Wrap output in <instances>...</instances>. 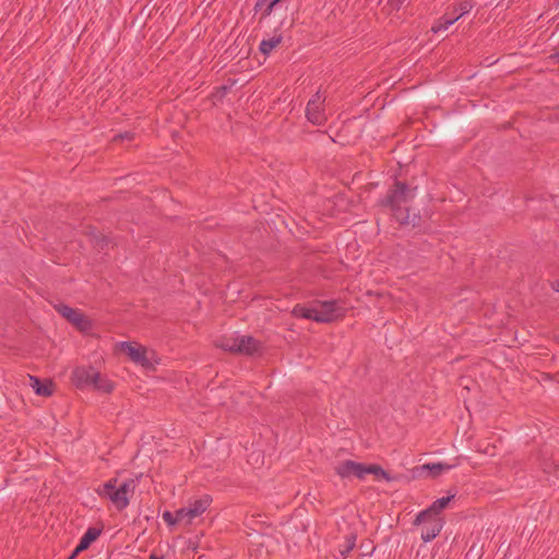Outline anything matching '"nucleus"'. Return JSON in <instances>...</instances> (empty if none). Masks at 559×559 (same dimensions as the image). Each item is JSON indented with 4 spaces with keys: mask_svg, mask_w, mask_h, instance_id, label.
<instances>
[{
    "mask_svg": "<svg viewBox=\"0 0 559 559\" xmlns=\"http://www.w3.org/2000/svg\"><path fill=\"white\" fill-rule=\"evenodd\" d=\"M335 474L341 478H352L356 477L358 479H364L366 477V464L355 462L352 460H345L340 462L334 467Z\"/></svg>",
    "mask_w": 559,
    "mask_h": 559,
    "instance_id": "7",
    "label": "nucleus"
},
{
    "mask_svg": "<svg viewBox=\"0 0 559 559\" xmlns=\"http://www.w3.org/2000/svg\"><path fill=\"white\" fill-rule=\"evenodd\" d=\"M91 241L98 251H103L108 247L109 239L103 234L98 233L95 228L88 233Z\"/></svg>",
    "mask_w": 559,
    "mask_h": 559,
    "instance_id": "19",
    "label": "nucleus"
},
{
    "mask_svg": "<svg viewBox=\"0 0 559 559\" xmlns=\"http://www.w3.org/2000/svg\"><path fill=\"white\" fill-rule=\"evenodd\" d=\"M453 465L451 464L438 462L424 464L421 466V469L427 471L429 477L436 478L440 476L443 472L450 471Z\"/></svg>",
    "mask_w": 559,
    "mask_h": 559,
    "instance_id": "15",
    "label": "nucleus"
},
{
    "mask_svg": "<svg viewBox=\"0 0 559 559\" xmlns=\"http://www.w3.org/2000/svg\"><path fill=\"white\" fill-rule=\"evenodd\" d=\"M550 286L555 292L559 293V281L551 282Z\"/></svg>",
    "mask_w": 559,
    "mask_h": 559,
    "instance_id": "36",
    "label": "nucleus"
},
{
    "mask_svg": "<svg viewBox=\"0 0 559 559\" xmlns=\"http://www.w3.org/2000/svg\"><path fill=\"white\" fill-rule=\"evenodd\" d=\"M114 388V382L108 378L103 377L102 373L98 371V379L97 381L94 382L93 389L104 393H111Z\"/></svg>",
    "mask_w": 559,
    "mask_h": 559,
    "instance_id": "22",
    "label": "nucleus"
},
{
    "mask_svg": "<svg viewBox=\"0 0 559 559\" xmlns=\"http://www.w3.org/2000/svg\"><path fill=\"white\" fill-rule=\"evenodd\" d=\"M56 311L73 324L79 331L86 332L92 328L91 320L79 309L66 304L55 306Z\"/></svg>",
    "mask_w": 559,
    "mask_h": 559,
    "instance_id": "3",
    "label": "nucleus"
},
{
    "mask_svg": "<svg viewBox=\"0 0 559 559\" xmlns=\"http://www.w3.org/2000/svg\"><path fill=\"white\" fill-rule=\"evenodd\" d=\"M150 558L151 559H163V556H157L155 554H152Z\"/></svg>",
    "mask_w": 559,
    "mask_h": 559,
    "instance_id": "39",
    "label": "nucleus"
},
{
    "mask_svg": "<svg viewBox=\"0 0 559 559\" xmlns=\"http://www.w3.org/2000/svg\"><path fill=\"white\" fill-rule=\"evenodd\" d=\"M237 345H238V336L223 337L216 343L217 347L222 348L225 352H229L231 354L238 353Z\"/></svg>",
    "mask_w": 559,
    "mask_h": 559,
    "instance_id": "23",
    "label": "nucleus"
},
{
    "mask_svg": "<svg viewBox=\"0 0 559 559\" xmlns=\"http://www.w3.org/2000/svg\"><path fill=\"white\" fill-rule=\"evenodd\" d=\"M29 385L33 388L34 392L39 396H51L55 391V383L51 380L41 381L36 376H28Z\"/></svg>",
    "mask_w": 559,
    "mask_h": 559,
    "instance_id": "10",
    "label": "nucleus"
},
{
    "mask_svg": "<svg viewBox=\"0 0 559 559\" xmlns=\"http://www.w3.org/2000/svg\"><path fill=\"white\" fill-rule=\"evenodd\" d=\"M231 85H221L215 88V93L213 94V97H215L218 100H222L230 91Z\"/></svg>",
    "mask_w": 559,
    "mask_h": 559,
    "instance_id": "27",
    "label": "nucleus"
},
{
    "mask_svg": "<svg viewBox=\"0 0 559 559\" xmlns=\"http://www.w3.org/2000/svg\"><path fill=\"white\" fill-rule=\"evenodd\" d=\"M163 520L169 525V526H174L175 524H177V520H176V513L174 514L173 512L170 511H165L163 513Z\"/></svg>",
    "mask_w": 559,
    "mask_h": 559,
    "instance_id": "30",
    "label": "nucleus"
},
{
    "mask_svg": "<svg viewBox=\"0 0 559 559\" xmlns=\"http://www.w3.org/2000/svg\"><path fill=\"white\" fill-rule=\"evenodd\" d=\"M271 0H257L254 4V12H261V15L263 14V11L265 8H267V4H270Z\"/></svg>",
    "mask_w": 559,
    "mask_h": 559,
    "instance_id": "31",
    "label": "nucleus"
},
{
    "mask_svg": "<svg viewBox=\"0 0 559 559\" xmlns=\"http://www.w3.org/2000/svg\"><path fill=\"white\" fill-rule=\"evenodd\" d=\"M454 496L455 495H450L448 497L437 499L430 507L421 511V516L427 515L428 513H435L439 516V514L449 506Z\"/></svg>",
    "mask_w": 559,
    "mask_h": 559,
    "instance_id": "14",
    "label": "nucleus"
},
{
    "mask_svg": "<svg viewBox=\"0 0 559 559\" xmlns=\"http://www.w3.org/2000/svg\"><path fill=\"white\" fill-rule=\"evenodd\" d=\"M460 17H461V15H454V14L450 15L449 13H445L431 27V31L433 33H439L440 31H445L449 28V26L454 24Z\"/></svg>",
    "mask_w": 559,
    "mask_h": 559,
    "instance_id": "16",
    "label": "nucleus"
},
{
    "mask_svg": "<svg viewBox=\"0 0 559 559\" xmlns=\"http://www.w3.org/2000/svg\"><path fill=\"white\" fill-rule=\"evenodd\" d=\"M103 528L88 527L83 534L79 544L76 545V552H82L90 548V546L100 536Z\"/></svg>",
    "mask_w": 559,
    "mask_h": 559,
    "instance_id": "11",
    "label": "nucleus"
},
{
    "mask_svg": "<svg viewBox=\"0 0 559 559\" xmlns=\"http://www.w3.org/2000/svg\"><path fill=\"white\" fill-rule=\"evenodd\" d=\"M120 348L121 350L129 356V358L144 367V368H152L153 365L151 362V360L147 358L146 354H147V350L145 347L143 346H134L132 343L130 342H121L120 343Z\"/></svg>",
    "mask_w": 559,
    "mask_h": 559,
    "instance_id": "8",
    "label": "nucleus"
},
{
    "mask_svg": "<svg viewBox=\"0 0 559 559\" xmlns=\"http://www.w3.org/2000/svg\"><path fill=\"white\" fill-rule=\"evenodd\" d=\"M357 535L350 532L344 536V543L340 545V552L346 557L356 546Z\"/></svg>",
    "mask_w": 559,
    "mask_h": 559,
    "instance_id": "20",
    "label": "nucleus"
},
{
    "mask_svg": "<svg viewBox=\"0 0 559 559\" xmlns=\"http://www.w3.org/2000/svg\"><path fill=\"white\" fill-rule=\"evenodd\" d=\"M282 35H275L272 38L263 39L260 43L259 50L264 56H269L273 51V49H275L282 43Z\"/></svg>",
    "mask_w": 559,
    "mask_h": 559,
    "instance_id": "18",
    "label": "nucleus"
},
{
    "mask_svg": "<svg viewBox=\"0 0 559 559\" xmlns=\"http://www.w3.org/2000/svg\"><path fill=\"white\" fill-rule=\"evenodd\" d=\"M368 474H372L378 478L381 477L388 481L393 479L391 475L378 464H366V475Z\"/></svg>",
    "mask_w": 559,
    "mask_h": 559,
    "instance_id": "24",
    "label": "nucleus"
},
{
    "mask_svg": "<svg viewBox=\"0 0 559 559\" xmlns=\"http://www.w3.org/2000/svg\"><path fill=\"white\" fill-rule=\"evenodd\" d=\"M282 0H271L270 4H267V8L264 9L263 14L259 19V23H261L264 19L271 15L273 12L275 5L280 3Z\"/></svg>",
    "mask_w": 559,
    "mask_h": 559,
    "instance_id": "28",
    "label": "nucleus"
},
{
    "mask_svg": "<svg viewBox=\"0 0 559 559\" xmlns=\"http://www.w3.org/2000/svg\"><path fill=\"white\" fill-rule=\"evenodd\" d=\"M324 98L320 92H317L308 102L306 107V117L314 126H323L326 122L324 111Z\"/></svg>",
    "mask_w": 559,
    "mask_h": 559,
    "instance_id": "4",
    "label": "nucleus"
},
{
    "mask_svg": "<svg viewBox=\"0 0 559 559\" xmlns=\"http://www.w3.org/2000/svg\"><path fill=\"white\" fill-rule=\"evenodd\" d=\"M134 488V479L129 478L118 485V478L114 477L98 486L95 491L100 498L110 500L118 511H122L129 506Z\"/></svg>",
    "mask_w": 559,
    "mask_h": 559,
    "instance_id": "2",
    "label": "nucleus"
},
{
    "mask_svg": "<svg viewBox=\"0 0 559 559\" xmlns=\"http://www.w3.org/2000/svg\"><path fill=\"white\" fill-rule=\"evenodd\" d=\"M175 513H176L177 523L182 522L185 520L188 521V514L186 513L185 508L177 510Z\"/></svg>",
    "mask_w": 559,
    "mask_h": 559,
    "instance_id": "34",
    "label": "nucleus"
},
{
    "mask_svg": "<svg viewBox=\"0 0 559 559\" xmlns=\"http://www.w3.org/2000/svg\"><path fill=\"white\" fill-rule=\"evenodd\" d=\"M237 349L238 355L249 357L261 356L263 353L262 343L251 335L238 336Z\"/></svg>",
    "mask_w": 559,
    "mask_h": 559,
    "instance_id": "9",
    "label": "nucleus"
},
{
    "mask_svg": "<svg viewBox=\"0 0 559 559\" xmlns=\"http://www.w3.org/2000/svg\"><path fill=\"white\" fill-rule=\"evenodd\" d=\"M81 552H76V547L72 551V554L68 557V559H75Z\"/></svg>",
    "mask_w": 559,
    "mask_h": 559,
    "instance_id": "37",
    "label": "nucleus"
},
{
    "mask_svg": "<svg viewBox=\"0 0 559 559\" xmlns=\"http://www.w3.org/2000/svg\"><path fill=\"white\" fill-rule=\"evenodd\" d=\"M495 449H496V447L491 445V444H487L484 449L481 448L480 443L477 444L478 452H481V453H485V454H488L491 456L495 455Z\"/></svg>",
    "mask_w": 559,
    "mask_h": 559,
    "instance_id": "32",
    "label": "nucleus"
},
{
    "mask_svg": "<svg viewBox=\"0 0 559 559\" xmlns=\"http://www.w3.org/2000/svg\"><path fill=\"white\" fill-rule=\"evenodd\" d=\"M186 509V513L188 514V521H187V524H191L192 523V520L197 516H199V514L197 513V511L193 509V507H191V504L189 503V507L185 508Z\"/></svg>",
    "mask_w": 559,
    "mask_h": 559,
    "instance_id": "33",
    "label": "nucleus"
},
{
    "mask_svg": "<svg viewBox=\"0 0 559 559\" xmlns=\"http://www.w3.org/2000/svg\"><path fill=\"white\" fill-rule=\"evenodd\" d=\"M406 0H389V4L393 10L399 11Z\"/></svg>",
    "mask_w": 559,
    "mask_h": 559,
    "instance_id": "35",
    "label": "nucleus"
},
{
    "mask_svg": "<svg viewBox=\"0 0 559 559\" xmlns=\"http://www.w3.org/2000/svg\"><path fill=\"white\" fill-rule=\"evenodd\" d=\"M421 539L424 542H430L435 539L442 530L443 521H432L430 524H421Z\"/></svg>",
    "mask_w": 559,
    "mask_h": 559,
    "instance_id": "13",
    "label": "nucleus"
},
{
    "mask_svg": "<svg viewBox=\"0 0 559 559\" xmlns=\"http://www.w3.org/2000/svg\"><path fill=\"white\" fill-rule=\"evenodd\" d=\"M552 59H555L557 62H559V51L555 52L552 56H551Z\"/></svg>",
    "mask_w": 559,
    "mask_h": 559,
    "instance_id": "38",
    "label": "nucleus"
},
{
    "mask_svg": "<svg viewBox=\"0 0 559 559\" xmlns=\"http://www.w3.org/2000/svg\"><path fill=\"white\" fill-rule=\"evenodd\" d=\"M432 521H442V520L435 513H428L427 515L421 516V511H420L414 520V525L430 524V522H432Z\"/></svg>",
    "mask_w": 559,
    "mask_h": 559,
    "instance_id": "25",
    "label": "nucleus"
},
{
    "mask_svg": "<svg viewBox=\"0 0 559 559\" xmlns=\"http://www.w3.org/2000/svg\"><path fill=\"white\" fill-rule=\"evenodd\" d=\"M213 499L210 495H203L194 501L190 502L191 507L197 511L199 515L203 514L211 506Z\"/></svg>",
    "mask_w": 559,
    "mask_h": 559,
    "instance_id": "21",
    "label": "nucleus"
},
{
    "mask_svg": "<svg viewBox=\"0 0 559 559\" xmlns=\"http://www.w3.org/2000/svg\"><path fill=\"white\" fill-rule=\"evenodd\" d=\"M539 467L546 474H552L558 469V464L552 457V453L547 449H540L538 453Z\"/></svg>",
    "mask_w": 559,
    "mask_h": 559,
    "instance_id": "12",
    "label": "nucleus"
},
{
    "mask_svg": "<svg viewBox=\"0 0 559 559\" xmlns=\"http://www.w3.org/2000/svg\"><path fill=\"white\" fill-rule=\"evenodd\" d=\"M416 191L417 187H411L407 182L395 178L386 194L378 201V205L390 209L392 215L401 225L415 227L419 225L420 215L417 213L411 214L407 204L415 198Z\"/></svg>",
    "mask_w": 559,
    "mask_h": 559,
    "instance_id": "1",
    "label": "nucleus"
},
{
    "mask_svg": "<svg viewBox=\"0 0 559 559\" xmlns=\"http://www.w3.org/2000/svg\"><path fill=\"white\" fill-rule=\"evenodd\" d=\"M134 139V133L130 131H126L123 133L116 134L112 139L114 142H122L124 140L132 141Z\"/></svg>",
    "mask_w": 559,
    "mask_h": 559,
    "instance_id": "29",
    "label": "nucleus"
},
{
    "mask_svg": "<svg viewBox=\"0 0 559 559\" xmlns=\"http://www.w3.org/2000/svg\"><path fill=\"white\" fill-rule=\"evenodd\" d=\"M292 314L295 318H302V319H308V320L314 321V318L317 317V309L307 307L305 305L297 304L294 307Z\"/></svg>",
    "mask_w": 559,
    "mask_h": 559,
    "instance_id": "17",
    "label": "nucleus"
},
{
    "mask_svg": "<svg viewBox=\"0 0 559 559\" xmlns=\"http://www.w3.org/2000/svg\"><path fill=\"white\" fill-rule=\"evenodd\" d=\"M320 309H317V317L314 322L331 323L334 320L343 317V309L337 306L336 300L318 301Z\"/></svg>",
    "mask_w": 559,
    "mask_h": 559,
    "instance_id": "6",
    "label": "nucleus"
},
{
    "mask_svg": "<svg viewBox=\"0 0 559 559\" xmlns=\"http://www.w3.org/2000/svg\"><path fill=\"white\" fill-rule=\"evenodd\" d=\"M98 379V371L93 366H79L72 371L71 381L76 389L93 388Z\"/></svg>",
    "mask_w": 559,
    "mask_h": 559,
    "instance_id": "5",
    "label": "nucleus"
},
{
    "mask_svg": "<svg viewBox=\"0 0 559 559\" xmlns=\"http://www.w3.org/2000/svg\"><path fill=\"white\" fill-rule=\"evenodd\" d=\"M473 9V3L468 0L462 1L457 7L454 8V12H460L457 15H461V17L468 13Z\"/></svg>",
    "mask_w": 559,
    "mask_h": 559,
    "instance_id": "26",
    "label": "nucleus"
}]
</instances>
